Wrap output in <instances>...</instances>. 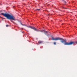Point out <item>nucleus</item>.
<instances>
[{
  "instance_id": "obj_4",
  "label": "nucleus",
  "mask_w": 77,
  "mask_h": 77,
  "mask_svg": "<svg viewBox=\"0 0 77 77\" xmlns=\"http://www.w3.org/2000/svg\"><path fill=\"white\" fill-rule=\"evenodd\" d=\"M43 42L41 41H39L38 42V43L39 44H42V43Z\"/></svg>"
},
{
  "instance_id": "obj_6",
  "label": "nucleus",
  "mask_w": 77,
  "mask_h": 77,
  "mask_svg": "<svg viewBox=\"0 0 77 77\" xmlns=\"http://www.w3.org/2000/svg\"><path fill=\"white\" fill-rule=\"evenodd\" d=\"M63 3H65V4L66 3V2H65V1H63Z\"/></svg>"
},
{
  "instance_id": "obj_3",
  "label": "nucleus",
  "mask_w": 77,
  "mask_h": 77,
  "mask_svg": "<svg viewBox=\"0 0 77 77\" xmlns=\"http://www.w3.org/2000/svg\"><path fill=\"white\" fill-rule=\"evenodd\" d=\"M28 27L30 28L31 29H33V30H35V31H36V32H43V31L42 30H40L36 28L34 26H28Z\"/></svg>"
},
{
  "instance_id": "obj_9",
  "label": "nucleus",
  "mask_w": 77,
  "mask_h": 77,
  "mask_svg": "<svg viewBox=\"0 0 77 77\" xmlns=\"http://www.w3.org/2000/svg\"><path fill=\"white\" fill-rule=\"evenodd\" d=\"M11 22H12V20H11Z\"/></svg>"
},
{
  "instance_id": "obj_10",
  "label": "nucleus",
  "mask_w": 77,
  "mask_h": 77,
  "mask_svg": "<svg viewBox=\"0 0 77 77\" xmlns=\"http://www.w3.org/2000/svg\"><path fill=\"white\" fill-rule=\"evenodd\" d=\"M14 6H13V8H14Z\"/></svg>"
},
{
  "instance_id": "obj_8",
  "label": "nucleus",
  "mask_w": 77,
  "mask_h": 77,
  "mask_svg": "<svg viewBox=\"0 0 77 77\" xmlns=\"http://www.w3.org/2000/svg\"><path fill=\"white\" fill-rule=\"evenodd\" d=\"M36 10V11H39V10H40V9H37Z\"/></svg>"
},
{
  "instance_id": "obj_5",
  "label": "nucleus",
  "mask_w": 77,
  "mask_h": 77,
  "mask_svg": "<svg viewBox=\"0 0 77 77\" xmlns=\"http://www.w3.org/2000/svg\"><path fill=\"white\" fill-rule=\"evenodd\" d=\"M54 45H56V42H54Z\"/></svg>"
},
{
  "instance_id": "obj_1",
  "label": "nucleus",
  "mask_w": 77,
  "mask_h": 77,
  "mask_svg": "<svg viewBox=\"0 0 77 77\" xmlns=\"http://www.w3.org/2000/svg\"><path fill=\"white\" fill-rule=\"evenodd\" d=\"M52 40H53V41H57L58 40H60L62 43H64V45H72V44H77V41L76 42H70L68 43L66 42V40L59 37H58L56 38H52Z\"/></svg>"
},
{
  "instance_id": "obj_2",
  "label": "nucleus",
  "mask_w": 77,
  "mask_h": 77,
  "mask_svg": "<svg viewBox=\"0 0 77 77\" xmlns=\"http://www.w3.org/2000/svg\"><path fill=\"white\" fill-rule=\"evenodd\" d=\"M1 14L2 15H4V17H6L8 19H9V20H14V21H16V20H15V17L13 15H10L9 14H6V13H1Z\"/></svg>"
},
{
  "instance_id": "obj_7",
  "label": "nucleus",
  "mask_w": 77,
  "mask_h": 77,
  "mask_svg": "<svg viewBox=\"0 0 77 77\" xmlns=\"http://www.w3.org/2000/svg\"><path fill=\"white\" fill-rule=\"evenodd\" d=\"M6 26L7 27H9V25H6Z\"/></svg>"
}]
</instances>
